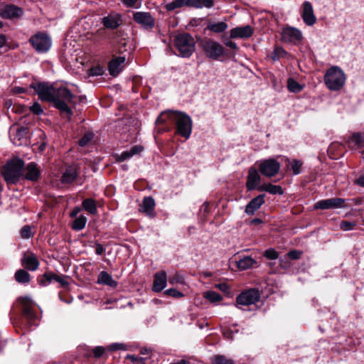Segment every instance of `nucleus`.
Wrapping results in <instances>:
<instances>
[{"label":"nucleus","instance_id":"obj_1","mask_svg":"<svg viewBox=\"0 0 364 364\" xmlns=\"http://www.w3.org/2000/svg\"><path fill=\"white\" fill-rule=\"evenodd\" d=\"M30 87L39 100L50 102L63 117L68 120L71 119L73 111L69 105H75L77 102V94L80 92L77 86L65 81L48 82L33 80Z\"/></svg>","mask_w":364,"mask_h":364},{"label":"nucleus","instance_id":"obj_2","mask_svg":"<svg viewBox=\"0 0 364 364\" xmlns=\"http://www.w3.org/2000/svg\"><path fill=\"white\" fill-rule=\"evenodd\" d=\"M167 119L176 125V132L185 139H188L192 132V120L185 112L169 110L162 112L156 120V124H164Z\"/></svg>","mask_w":364,"mask_h":364},{"label":"nucleus","instance_id":"obj_3","mask_svg":"<svg viewBox=\"0 0 364 364\" xmlns=\"http://www.w3.org/2000/svg\"><path fill=\"white\" fill-rule=\"evenodd\" d=\"M18 301L21 304V316L20 323L21 328L30 329L37 325L38 317L34 311L33 301L28 296L19 297Z\"/></svg>","mask_w":364,"mask_h":364},{"label":"nucleus","instance_id":"obj_4","mask_svg":"<svg viewBox=\"0 0 364 364\" xmlns=\"http://www.w3.org/2000/svg\"><path fill=\"white\" fill-rule=\"evenodd\" d=\"M23 166L24 161L20 159H12L6 164L3 176L8 184H15L20 180Z\"/></svg>","mask_w":364,"mask_h":364},{"label":"nucleus","instance_id":"obj_5","mask_svg":"<svg viewBox=\"0 0 364 364\" xmlns=\"http://www.w3.org/2000/svg\"><path fill=\"white\" fill-rule=\"evenodd\" d=\"M174 45L179 55L187 58L194 52L196 42L190 34L181 33L175 37Z\"/></svg>","mask_w":364,"mask_h":364},{"label":"nucleus","instance_id":"obj_6","mask_svg":"<svg viewBox=\"0 0 364 364\" xmlns=\"http://www.w3.org/2000/svg\"><path fill=\"white\" fill-rule=\"evenodd\" d=\"M324 81L330 90H339L345 84L346 75L342 70H327Z\"/></svg>","mask_w":364,"mask_h":364},{"label":"nucleus","instance_id":"obj_7","mask_svg":"<svg viewBox=\"0 0 364 364\" xmlns=\"http://www.w3.org/2000/svg\"><path fill=\"white\" fill-rule=\"evenodd\" d=\"M29 129L27 127H21L14 124L10 127L9 136L16 146H22L27 144Z\"/></svg>","mask_w":364,"mask_h":364},{"label":"nucleus","instance_id":"obj_8","mask_svg":"<svg viewBox=\"0 0 364 364\" xmlns=\"http://www.w3.org/2000/svg\"><path fill=\"white\" fill-rule=\"evenodd\" d=\"M29 42L38 53H46L51 47V39L46 33L38 32L30 38Z\"/></svg>","mask_w":364,"mask_h":364},{"label":"nucleus","instance_id":"obj_9","mask_svg":"<svg viewBox=\"0 0 364 364\" xmlns=\"http://www.w3.org/2000/svg\"><path fill=\"white\" fill-rule=\"evenodd\" d=\"M259 171L266 177L275 176L280 170V163L273 158L262 160L259 164Z\"/></svg>","mask_w":364,"mask_h":364},{"label":"nucleus","instance_id":"obj_10","mask_svg":"<svg viewBox=\"0 0 364 364\" xmlns=\"http://www.w3.org/2000/svg\"><path fill=\"white\" fill-rule=\"evenodd\" d=\"M202 46L206 55L210 58L217 60L224 55L225 49L223 46L211 39L205 40Z\"/></svg>","mask_w":364,"mask_h":364},{"label":"nucleus","instance_id":"obj_11","mask_svg":"<svg viewBox=\"0 0 364 364\" xmlns=\"http://www.w3.org/2000/svg\"><path fill=\"white\" fill-rule=\"evenodd\" d=\"M133 20L144 29L152 30L156 25L155 18L149 12L136 11L133 14Z\"/></svg>","mask_w":364,"mask_h":364},{"label":"nucleus","instance_id":"obj_12","mask_svg":"<svg viewBox=\"0 0 364 364\" xmlns=\"http://www.w3.org/2000/svg\"><path fill=\"white\" fill-rule=\"evenodd\" d=\"M260 295L257 289H250L242 291L236 298V302L238 305L249 306L257 302Z\"/></svg>","mask_w":364,"mask_h":364},{"label":"nucleus","instance_id":"obj_13","mask_svg":"<svg viewBox=\"0 0 364 364\" xmlns=\"http://www.w3.org/2000/svg\"><path fill=\"white\" fill-rule=\"evenodd\" d=\"M345 202L346 200L341 198H331L316 202L314 208L316 210L342 208L346 207Z\"/></svg>","mask_w":364,"mask_h":364},{"label":"nucleus","instance_id":"obj_14","mask_svg":"<svg viewBox=\"0 0 364 364\" xmlns=\"http://www.w3.org/2000/svg\"><path fill=\"white\" fill-rule=\"evenodd\" d=\"M21 263L24 269L31 272L37 270L40 265L37 256L31 251H26L23 253Z\"/></svg>","mask_w":364,"mask_h":364},{"label":"nucleus","instance_id":"obj_15","mask_svg":"<svg viewBox=\"0 0 364 364\" xmlns=\"http://www.w3.org/2000/svg\"><path fill=\"white\" fill-rule=\"evenodd\" d=\"M282 38L284 42L298 44L303 39L301 32L297 28L293 27H287L283 29L282 33Z\"/></svg>","mask_w":364,"mask_h":364},{"label":"nucleus","instance_id":"obj_16","mask_svg":"<svg viewBox=\"0 0 364 364\" xmlns=\"http://www.w3.org/2000/svg\"><path fill=\"white\" fill-rule=\"evenodd\" d=\"M101 23L105 28L114 30L122 23V15L117 12H111L101 19Z\"/></svg>","mask_w":364,"mask_h":364},{"label":"nucleus","instance_id":"obj_17","mask_svg":"<svg viewBox=\"0 0 364 364\" xmlns=\"http://www.w3.org/2000/svg\"><path fill=\"white\" fill-rule=\"evenodd\" d=\"M261 176L254 167L249 168L247 177L246 187L248 191L257 190L260 185Z\"/></svg>","mask_w":364,"mask_h":364},{"label":"nucleus","instance_id":"obj_18","mask_svg":"<svg viewBox=\"0 0 364 364\" xmlns=\"http://www.w3.org/2000/svg\"><path fill=\"white\" fill-rule=\"evenodd\" d=\"M254 33V29L250 26H237L230 31L232 38H249Z\"/></svg>","mask_w":364,"mask_h":364},{"label":"nucleus","instance_id":"obj_19","mask_svg":"<svg viewBox=\"0 0 364 364\" xmlns=\"http://www.w3.org/2000/svg\"><path fill=\"white\" fill-rule=\"evenodd\" d=\"M23 175L26 180L36 181L40 177L41 171L36 164L31 162L23 168Z\"/></svg>","mask_w":364,"mask_h":364},{"label":"nucleus","instance_id":"obj_20","mask_svg":"<svg viewBox=\"0 0 364 364\" xmlns=\"http://www.w3.org/2000/svg\"><path fill=\"white\" fill-rule=\"evenodd\" d=\"M23 11L17 6L9 4L1 7V17L9 19L18 18L21 16Z\"/></svg>","mask_w":364,"mask_h":364},{"label":"nucleus","instance_id":"obj_21","mask_svg":"<svg viewBox=\"0 0 364 364\" xmlns=\"http://www.w3.org/2000/svg\"><path fill=\"white\" fill-rule=\"evenodd\" d=\"M167 275L165 271L156 272L154 277L152 290L154 292H161L166 286Z\"/></svg>","mask_w":364,"mask_h":364},{"label":"nucleus","instance_id":"obj_22","mask_svg":"<svg viewBox=\"0 0 364 364\" xmlns=\"http://www.w3.org/2000/svg\"><path fill=\"white\" fill-rule=\"evenodd\" d=\"M79 175L77 165L68 166L61 177V182L65 184H70L77 180Z\"/></svg>","mask_w":364,"mask_h":364},{"label":"nucleus","instance_id":"obj_23","mask_svg":"<svg viewBox=\"0 0 364 364\" xmlns=\"http://www.w3.org/2000/svg\"><path fill=\"white\" fill-rule=\"evenodd\" d=\"M52 281L58 282L62 287H67L68 285V282L65 280L64 277H60L53 272L44 273L43 278L40 281V284L47 286Z\"/></svg>","mask_w":364,"mask_h":364},{"label":"nucleus","instance_id":"obj_24","mask_svg":"<svg viewBox=\"0 0 364 364\" xmlns=\"http://www.w3.org/2000/svg\"><path fill=\"white\" fill-rule=\"evenodd\" d=\"M304 23L308 26H312L316 22V17L314 14L313 7L309 1L303 4V11L301 14Z\"/></svg>","mask_w":364,"mask_h":364},{"label":"nucleus","instance_id":"obj_25","mask_svg":"<svg viewBox=\"0 0 364 364\" xmlns=\"http://www.w3.org/2000/svg\"><path fill=\"white\" fill-rule=\"evenodd\" d=\"M264 194H260L252 199L245 207V213L249 215H253L264 203Z\"/></svg>","mask_w":364,"mask_h":364},{"label":"nucleus","instance_id":"obj_26","mask_svg":"<svg viewBox=\"0 0 364 364\" xmlns=\"http://www.w3.org/2000/svg\"><path fill=\"white\" fill-rule=\"evenodd\" d=\"M143 150L144 147L142 146L135 145L132 146L130 150L123 151L121 154H117L116 156V161L118 162H122L128 160L134 155L140 154Z\"/></svg>","mask_w":364,"mask_h":364},{"label":"nucleus","instance_id":"obj_27","mask_svg":"<svg viewBox=\"0 0 364 364\" xmlns=\"http://www.w3.org/2000/svg\"><path fill=\"white\" fill-rule=\"evenodd\" d=\"M155 201L152 197H145L140 205L139 210L148 216H154Z\"/></svg>","mask_w":364,"mask_h":364},{"label":"nucleus","instance_id":"obj_28","mask_svg":"<svg viewBox=\"0 0 364 364\" xmlns=\"http://www.w3.org/2000/svg\"><path fill=\"white\" fill-rule=\"evenodd\" d=\"M97 282L102 284H106L111 287H116L117 283L114 281L112 276L105 271H102L100 273L97 279Z\"/></svg>","mask_w":364,"mask_h":364},{"label":"nucleus","instance_id":"obj_29","mask_svg":"<svg viewBox=\"0 0 364 364\" xmlns=\"http://www.w3.org/2000/svg\"><path fill=\"white\" fill-rule=\"evenodd\" d=\"M259 191H266L271 194L282 195L283 189L280 186L273 185L272 183H264L258 188Z\"/></svg>","mask_w":364,"mask_h":364},{"label":"nucleus","instance_id":"obj_30","mask_svg":"<svg viewBox=\"0 0 364 364\" xmlns=\"http://www.w3.org/2000/svg\"><path fill=\"white\" fill-rule=\"evenodd\" d=\"M16 281L20 284H28L31 282V277L30 274L23 269H18L14 274Z\"/></svg>","mask_w":364,"mask_h":364},{"label":"nucleus","instance_id":"obj_31","mask_svg":"<svg viewBox=\"0 0 364 364\" xmlns=\"http://www.w3.org/2000/svg\"><path fill=\"white\" fill-rule=\"evenodd\" d=\"M190 7L196 9H210L214 5V0H190Z\"/></svg>","mask_w":364,"mask_h":364},{"label":"nucleus","instance_id":"obj_32","mask_svg":"<svg viewBox=\"0 0 364 364\" xmlns=\"http://www.w3.org/2000/svg\"><path fill=\"white\" fill-rule=\"evenodd\" d=\"M82 208L85 210L92 215H96L97 213V208L96 202L92 198H86L82 203Z\"/></svg>","mask_w":364,"mask_h":364},{"label":"nucleus","instance_id":"obj_33","mask_svg":"<svg viewBox=\"0 0 364 364\" xmlns=\"http://www.w3.org/2000/svg\"><path fill=\"white\" fill-rule=\"evenodd\" d=\"M348 142L352 144L354 149H361L364 147V137L359 133H355L349 139Z\"/></svg>","mask_w":364,"mask_h":364},{"label":"nucleus","instance_id":"obj_34","mask_svg":"<svg viewBox=\"0 0 364 364\" xmlns=\"http://www.w3.org/2000/svg\"><path fill=\"white\" fill-rule=\"evenodd\" d=\"M256 263L250 257H245L237 262V267L240 270H245L252 267Z\"/></svg>","mask_w":364,"mask_h":364},{"label":"nucleus","instance_id":"obj_35","mask_svg":"<svg viewBox=\"0 0 364 364\" xmlns=\"http://www.w3.org/2000/svg\"><path fill=\"white\" fill-rule=\"evenodd\" d=\"M190 0H174L165 6V8L167 11H173L178 8H181L183 6L190 7L189 5Z\"/></svg>","mask_w":364,"mask_h":364},{"label":"nucleus","instance_id":"obj_36","mask_svg":"<svg viewBox=\"0 0 364 364\" xmlns=\"http://www.w3.org/2000/svg\"><path fill=\"white\" fill-rule=\"evenodd\" d=\"M228 28V24L225 22L221 21L218 23H209L207 28L214 33H222Z\"/></svg>","mask_w":364,"mask_h":364},{"label":"nucleus","instance_id":"obj_37","mask_svg":"<svg viewBox=\"0 0 364 364\" xmlns=\"http://www.w3.org/2000/svg\"><path fill=\"white\" fill-rule=\"evenodd\" d=\"M286 161L289 162V166H290V168L292 171L294 175H299L301 173V168L303 166L302 161L299 159H293L290 161L289 159H287Z\"/></svg>","mask_w":364,"mask_h":364},{"label":"nucleus","instance_id":"obj_38","mask_svg":"<svg viewBox=\"0 0 364 364\" xmlns=\"http://www.w3.org/2000/svg\"><path fill=\"white\" fill-rule=\"evenodd\" d=\"M87 218L84 215H80L73 220L72 224V228L74 230H82L87 223Z\"/></svg>","mask_w":364,"mask_h":364},{"label":"nucleus","instance_id":"obj_39","mask_svg":"<svg viewBox=\"0 0 364 364\" xmlns=\"http://www.w3.org/2000/svg\"><path fill=\"white\" fill-rule=\"evenodd\" d=\"M287 88L291 92L298 93L303 90L304 86L297 82L292 77H289L287 80Z\"/></svg>","mask_w":364,"mask_h":364},{"label":"nucleus","instance_id":"obj_40","mask_svg":"<svg viewBox=\"0 0 364 364\" xmlns=\"http://www.w3.org/2000/svg\"><path fill=\"white\" fill-rule=\"evenodd\" d=\"M126 58L124 56L114 57L109 63L108 68H118L127 65L125 63Z\"/></svg>","mask_w":364,"mask_h":364},{"label":"nucleus","instance_id":"obj_41","mask_svg":"<svg viewBox=\"0 0 364 364\" xmlns=\"http://www.w3.org/2000/svg\"><path fill=\"white\" fill-rule=\"evenodd\" d=\"M213 364H235V362L223 355H215L211 358Z\"/></svg>","mask_w":364,"mask_h":364},{"label":"nucleus","instance_id":"obj_42","mask_svg":"<svg viewBox=\"0 0 364 364\" xmlns=\"http://www.w3.org/2000/svg\"><path fill=\"white\" fill-rule=\"evenodd\" d=\"M203 297L212 303L222 301L223 297L214 291H207L203 293Z\"/></svg>","mask_w":364,"mask_h":364},{"label":"nucleus","instance_id":"obj_43","mask_svg":"<svg viewBox=\"0 0 364 364\" xmlns=\"http://www.w3.org/2000/svg\"><path fill=\"white\" fill-rule=\"evenodd\" d=\"M288 55V53L281 47H276L272 54L273 60H278L280 58H284Z\"/></svg>","mask_w":364,"mask_h":364},{"label":"nucleus","instance_id":"obj_44","mask_svg":"<svg viewBox=\"0 0 364 364\" xmlns=\"http://www.w3.org/2000/svg\"><path fill=\"white\" fill-rule=\"evenodd\" d=\"M232 38H230V35L229 36H223L222 38V41L224 45L234 50H237L238 47L234 41H232Z\"/></svg>","mask_w":364,"mask_h":364},{"label":"nucleus","instance_id":"obj_45","mask_svg":"<svg viewBox=\"0 0 364 364\" xmlns=\"http://www.w3.org/2000/svg\"><path fill=\"white\" fill-rule=\"evenodd\" d=\"M34 233L32 232L30 225H24L21 230V236L23 239H29L33 236Z\"/></svg>","mask_w":364,"mask_h":364},{"label":"nucleus","instance_id":"obj_46","mask_svg":"<svg viewBox=\"0 0 364 364\" xmlns=\"http://www.w3.org/2000/svg\"><path fill=\"white\" fill-rule=\"evenodd\" d=\"M168 282L170 284L174 285V284H183L184 280H183V277L181 275L176 273V274H173V276L169 277Z\"/></svg>","mask_w":364,"mask_h":364},{"label":"nucleus","instance_id":"obj_47","mask_svg":"<svg viewBox=\"0 0 364 364\" xmlns=\"http://www.w3.org/2000/svg\"><path fill=\"white\" fill-rule=\"evenodd\" d=\"M263 255L269 259H276L279 257L278 252L273 248L266 250Z\"/></svg>","mask_w":364,"mask_h":364},{"label":"nucleus","instance_id":"obj_48","mask_svg":"<svg viewBox=\"0 0 364 364\" xmlns=\"http://www.w3.org/2000/svg\"><path fill=\"white\" fill-rule=\"evenodd\" d=\"M164 294L173 298H181L184 296V294L182 292L173 288L166 289L164 291Z\"/></svg>","mask_w":364,"mask_h":364},{"label":"nucleus","instance_id":"obj_49","mask_svg":"<svg viewBox=\"0 0 364 364\" xmlns=\"http://www.w3.org/2000/svg\"><path fill=\"white\" fill-rule=\"evenodd\" d=\"M93 138V134L90 132L85 134L80 140L79 145L80 146H86Z\"/></svg>","mask_w":364,"mask_h":364},{"label":"nucleus","instance_id":"obj_50","mask_svg":"<svg viewBox=\"0 0 364 364\" xmlns=\"http://www.w3.org/2000/svg\"><path fill=\"white\" fill-rule=\"evenodd\" d=\"M355 223L348 221H342L340 223V228L344 231L351 230L355 227Z\"/></svg>","mask_w":364,"mask_h":364},{"label":"nucleus","instance_id":"obj_51","mask_svg":"<svg viewBox=\"0 0 364 364\" xmlns=\"http://www.w3.org/2000/svg\"><path fill=\"white\" fill-rule=\"evenodd\" d=\"M92 352L95 358H99L105 353V348L103 346H97L92 350Z\"/></svg>","mask_w":364,"mask_h":364},{"label":"nucleus","instance_id":"obj_52","mask_svg":"<svg viewBox=\"0 0 364 364\" xmlns=\"http://www.w3.org/2000/svg\"><path fill=\"white\" fill-rule=\"evenodd\" d=\"M302 252L299 250H291L287 253V257L291 259H298L301 257Z\"/></svg>","mask_w":364,"mask_h":364},{"label":"nucleus","instance_id":"obj_53","mask_svg":"<svg viewBox=\"0 0 364 364\" xmlns=\"http://www.w3.org/2000/svg\"><path fill=\"white\" fill-rule=\"evenodd\" d=\"M30 109L33 113L37 115L42 114L43 112L41 106L38 102L33 103V105L30 107Z\"/></svg>","mask_w":364,"mask_h":364},{"label":"nucleus","instance_id":"obj_54","mask_svg":"<svg viewBox=\"0 0 364 364\" xmlns=\"http://www.w3.org/2000/svg\"><path fill=\"white\" fill-rule=\"evenodd\" d=\"M108 349L112 351L118 350H126V346L123 343H115L109 345Z\"/></svg>","mask_w":364,"mask_h":364},{"label":"nucleus","instance_id":"obj_55","mask_svg":"<svg viewBox=\"0 0 364 364\" xmlns=\"http://www.w3.org/2000/svg\"><path fill=\"white\" fill-rule=\"evenodd\" d=\"M122 1L127 7H136V8H138L140 6V4L139 6L136 5V4L138 3L139 0H122Z\"/></svg>","mask_w":364,"mask_h":364},{"label":"nucleus","instance_id":"obj_56","mask_svg":"<svg viewBox=\"0 0 364 364\" xmlns=\"http://www.w3.org/2000/svg\"><path fill=\"white\" fill-rule=\"evenodd\" d=\"M88 76H97L105 74V70H87Z\"/></svg>","mask_w":364,"mask_h":364},{"label":"nucleus","instance_id":"obj_57","mask_svg":"<svg viewBox=\"0 0 364 364\" xmlns=\"http://www.w3.org/2000/svg\"><path fill=\"white\" fill-rule=\"evenodd\" d=\"M215 287L224 293H228L230 290V288L226 283L218 284L215 285Z\"/></svg>","mask_w":364,"mask_h":364},{"label":"nucleus","instance_id":"obj_58","mask_svg":"<svg viewBox=\"0 0 364 364\" xmlns=\"http://www.w3.org/2000/svg\"><path fill=\"white\" fill-rule=\"evenodd\" d=\"M1 49L5 48V50H6L7 48H11L13 47L11 45V43H7V39L5 36L1 35Z\"/></svg>","mask_w":364,"mask_h":364},{"label":"nucleus","instance_id":"obj_59","mask_svg":"<svg viewBox=\"0 0 364 364\" xmlns=\"http://www.w3.org/2000/svg\"><path fill=\"white\" fill-rule=\"evenodd\" d=\"M105 248L102 244L97 243L95 245V252L97 255H101L104 253Z\"/></svg>","mask_w":364,"mask_h":364},{"label":"nucleus","instance_id":"obj_60","mask_svg":"<svg viewBox=\"0 0 364 364\" xmlns=\"http://www.w3.org/2000/svg\"><path fill=\"white\" fill-rule=\"evenodd\" d=\"M354 183L357 186L364 187V174L360 176L358 178L355 180Z\"/></svg>","mask_w":364,"mask_h":364},{"label":"nucleus","instance_id":"obj_61","mask_svg":"<svg viewBox=\"0 0 364 364\" xmlns=\"http://www.w3.org/2000/svg\"><path fill=\"white\" fill-rule=\"evenodd\" d=\"M80 208L78 207L75 208L70 213V216L72 218H75L77 216L78 213L80 211Z\"/></svg>","mask_w":364,"mask_h":364},{"label":"nucleus","instance_id":"obj_62","mask_svg":"<svg viewBox=\"0 0 364 364\" xmlns=\"http://www.w3.org/2000/svg\"><path fill=\"white\" fill-rule=\"evenodd\" d=\"M112 77L117 76L122 70H108Z\"/></svg>","mask_w":364,"mask_h":364},{"label":"nucleus","instance_id":"obj_63","mask_svg":"<svg viewBox=\"0 0 364 364\" xmlns=\"http://www.w3.org/2000/svg\"><path fill=\"white\" fill-rule=\"evenodd\" d=\"M170 364H189L187 360H181L177 362L171 363Z\"/></svg>","mask_w":364,"mask_h":364},{"label":"nucleus","instance_id":"obj_64","mask_svg":"<svg viewBox=\"0 0 364 364\" xmlns=\"http://www.w3.org/2000/svg\"><path fill=\"white\" fill-rule=\"evenodd\" d=\"M252 224H259L262 223V220L259 218H255L251 222Z\"/></svg>","mask_w":364,"mask_h":364}]
</instances>
